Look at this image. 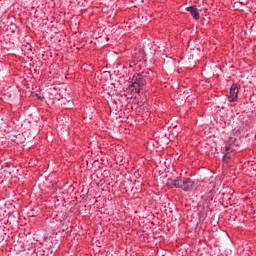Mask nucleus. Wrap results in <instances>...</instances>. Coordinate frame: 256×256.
Instances as JSON below:
<instances>
[{
	"label": "nucleus",
	"instance_id": "nucleus-1",
	"mask_svg": "<svg viewBox=\"0 0 256 256\" xmlns=\"http://www.w3.org/2000/svg\"><path fill=\"white\" fill-rule=\"evenodd\" d=\"M147 81H149V72L134 74L131 84L127 88L128 93H131L132 97H137L141 93V89L147 85Z\"/></svg>",
	"mask_w": 256,
	"mask_h": 256
},
{
	"label": "nucleus",
	"instance_id": "nucleus-6",
	"mask_svg": "<svg viewBox=\"0 0 256 256\" xmlns=\"http://www.w3.org/2000/svg\"><path fill=\"white\" fill-rule=\"evenodd\" d=\"M235 135H241V130L240 129L235 130Z\"/></svg>",
	"mask_w": 256,
	"mask_h": 256
},
{
	"label": "nucleus",
	"instance_id": "nucleus-2",
	"mask_svg": "<svg viewBox=\"0 0 256 256\" xmlns=\"http://www.w3.org/2000/svg\"><path fill=\"white\" fill-rule=\"evenodd\" d=\"M168 184L171 188L182 189V191H185L186 193L193 191V187H195V181L191 180V178L181 176L174 179H168Z\"/></svg>",
	"mask_w": 256,
	"mask_h": 256
},
{
	"label": "nucleus",
	"instance_id": "nucleus-4",
	"mask_svg": "<svg viewBox=\"0 0 256 256\" xmlns=\"http://www.w3.org/2000/svg\"><path fill=\"white\" fill-rule=\"evenodd\" d=\"M186 11H188L192 15L193 19H195L196 21H199V18L201 16L199 14V10L197 9V5L186 7Z\"/></svg>",
	"mask_w": 256,
	"mask_h": 256
},
{
	"label": "nucleus",
	"instance_id": "nucleus-5",
	"mask_svg": "<svg viewBox=\"0 0 256 256\" xmlns=\"http://www.w3.org/2000/svg\"><path fill=\"white\" fill-rule=\"evenodd\" d=\"M141 67V64H139V61L137 60H132L129 62V68L133 69V71L139 69Z\"/></svg>",
	"mask_w": 256,
	"mask_h": 256
},
{
	"label": "nucleus",
	"instance_id": "nucleus-3",
	"mask_svg": "<svg viewBox=\"0 0 256 256\" xmlns=\"http://www.w3.org/2000/svg\"><path fill=\"white\" fill-rule=\"evenodd\" d=\"M239 99V86L233 83L230 87V95L228 96L229 103H235Z\"/></svg>",
	"mask_w": 256,
	"mask_h": 256
}]
</instances>
